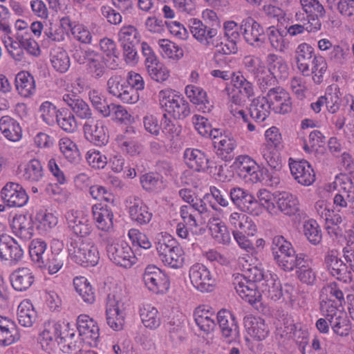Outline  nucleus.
<instances>
[{"mask_svg": "<svg viewBox=\"0 0 354 354\" xmlns=\"http://www.w3.org/2000/svg\"><path fill=\"white\" fill-rule=\"evenodd\" d=\"M69 322L64 321L45 322L44 328L40 333V342L46 349H51L57 339L59 344H63V351L70 353L79 348V343L76 339L75 329Z\"/></svg>", "mask_w": 354, "mask_h": 354, "instance_id": "obj_1", "label": "nucleus"}, {"mask_svg": "<svg viewBox=\"0 0 354 354\" xmlns=\"http://www.w3.org/2000/svg\"><path fill=\"white\" fill-rule=\"evenodd\" d=\"M154 244L158 257L165 266L173 269L183 266L184 251L170 234L164 232L158 234Z\"/></svg>", "mask_w": 354, "mask_h": 354, "instance_id": "obj_2", "label": "nucleus"}, {"mask_svg": "<svg viewBox=\"0 0 354 354\" xmlns=\"http://www.w3.org/2000/svg\"><path fill=\"white\" fill-rule=\"evenodd\" d=\"M100 239L113 263L124 268H130L136 263V257L131 247L124 241H119L114 234H100Z\"/></svg>", "mask_w": 354, "mask_h": 354, "instance_id": "obj_3", "label": "nucleus"}, {"mask_svg": "<svg viewBox=\"0 0 354 354\" xmlns=\"http://www.w3.org/2000/svg\"><path fill=\"white\" fill-rule=\"evenodd\" d=\"M68 254L73 261L84 267L95 266L100 259L95 243L90 239L82 237L71 241Z\"/></svg>", "mask_w": 354, "mask_h": 354, "instance_id": "obj_4", "label": "nucleus"}, {"mask_svg": "<svg viewBox=\"0 0 354 354\" xmlns=\"http://www.w3.org/2000/svg\"><path fill=\"white\" fill-rule=\"evenodd\" d=\"M264 136L266 142L261 145L260 153L271 168L278 170L281 167L279 150L282 147V135L277 127H271L265 131Z\"/></svg>", "mask_w": 354, "mask_h": 354, "instance_id": "obj_5", "label": "nucleus"}, {"mask_svg": "<svg viewBox=\"0 0 354 354\" xmlns=\"http://www.w3.org/2000/svg\"><path fill=\"white\" fill-rule=\"evenodd\" d=\"M73 57L75 62L80 64H86L88 73L95 79L102 77L106 71L108 62L105 57L100 53L91 49H76Z\"/></svg>", "mask_w": 354, "mask_h": 354, "instance_id": "obj_6", "label": "nucleus"}, {"mask_svg": "<svg viewBox=\"0 0 354 354\" xmlns=\"http://www.w3.org/2000/svg\"><path fill=\"white\" fill-rule=\"evenodd\" d=\"M158 98L160 107L175 118L183 119L190 114L189 103L171 88L160 91Z\"/></svg>", "mask_w": 354, "mask_h": 354, "instance_id": "obj_7", "label": "nucleus"}, {"mask_svg": "<svg viewBox=\"0 0 354 354\" xmlns=\"http://www.w3.org/2000/svg\"><path fill=\"white\" fill-rule=\"evenodd\" d=\"M233 167L238 176L245 182L257 183L263 179V169L248 155L238 156L233 162Z\"/></svg>", "mask_w": 354, "mask_h": 354, "instance_id": "obj_8", "label": "nucleus"}, {"mask_svg": "<svg viewBox=\"0 0 354 354\" xmlns=\"http://www.w3.org/2000/svg\"><path fill=\"white\" fill-rule=\"evenodd\" d=\"M108 93L127 104H135L140 98L138 92L127 84L120 75H115L109 77L106 83Z\"/></svg>", "mask_w": 354, "mask_h": 354, "instance_id": "obj_9", "label": "nucleus"}, {"mask_svg": "<svg viewBox=\"0 0 354 354\" xmlns=\"http://www.w3.org/2000/svg\"><path fill=\"white\" fill-rule=\"evenodd\" d=\"M125 302L118 295L109 294L106 306V322L114 330H120L124 324Z\"/></svg>", "mask_w": 354, "mask_h": 354, "instance_id": "obj_10", "label": "nucleus"}, {"mask_svg": "<svg viewBox=\"0 0 354 354\" xmlns=\"http://www.w3.org/2000/svg\"><path fill=\"white\" fill-rule=\"evenodd\" d=\"M266 72L264 73L263 89L273 85L277 78H286L288 75V66L284 59L276 54L270 53L266 57Z\"/></svg>", "mask_w": 354, "mask_h": 354, "instance_id": "obj_11", "label": "nucleus"}, {"mask_svg": "<svg viewBox=\"0 0 354 354\" xmlns=\"http://www.w3.org/2000/svg\"><path fill=\"white\" fill-rule=\"evenodd\" d=\"M142 280L147 289L156 294L164 293L170 285L167 276L155 266L146 267Z\"/></svg>", "mask_w": 354, "mask_h": 354, "instance_id": "obj_12", "label": "nucleus"}, {"mask_svg": "<svg viewBox=\"0 0 354 354\" xmlns=\"http://www.w3.org/2000/svg\"><path fill=\"white\" fill-rule=\"evenodd\" d=\"M189 277L193 286L200 292H208L214 289L215 280L209 270L201 263H195L189 270Z\"/></svg>", "mask_w": 354, "mask_h": 354, "instance_id": "obj_13", "label": "nucleus"}, {"mask_svg": "<svg viewBox=\"0 0 354 354\" xmlns=\"http://www.w3.org/2000/svg\"><path fill=\"white\" fill-rule=\"evenodd\" d=\"M321 312L342 308L345 303L344 293L336 283L326 284L321 290L320 295Z\"/></svg>", "mask_w": 354, "mask_h": 354, "instance_id": "obj_14", "label": "nucleus"}, {"mask_svg": "<svg viewBox=\"0 0 354 354\" xmlns=\"http://www.w3.org/2000/svg\"><path fill=\"white\" fill-rule=\"evenodd\" d=\"M77 328L79 335H76L74 339L79 343V337L91 346H95L100 337V329L95 320L87 315H80L77 319Z\"/></svg>", "mask_w": 354, "mask_h": 354, "instance_id": "obj_15", "label": "nucleus"}, {"mask_svg": "<svg viewBox=\"0 0 354 354\" xmlns=\"http://www.w3.org/2000/svg\"><path fill=\"white\" fill-rule=\"evenodd\" d=\"M65 218L68 228L75 234L80 236L89 235L92 231V225L88 214L82 210H68L65 214Z\"/></svg>", "mask_w": 354, "mask_h": 354, "instance_id": "obj_16", "label": "nucleus"}, {"mask_svg": "<svg viewBox=\"0 0 354 354\" xmlns=\"http://www.w3.org/2000/svg\"><path fill=\"white\" fill-rule=\"evenodd\" d=\"M83 129L86 138L95 145L102 146L108 142V129L104 120L91 118L84 123Z\"/></svg>", "mask_w": 354, "mask_h": 354, "instance_id": "obj_17", "label": "nucleus"}, {"mask_svg": "<svg viewBox=\"0 0 354 354\" xmlns=\"http://www.w3.org/2000/svg\"><path fill=\"white\" fill-rule=\"evenodd\" d=\"M1 198L10 207H21L28 201V196L24 187L17 183H7L1 191Z\"/></svg>", "mask_w": 354, "mask_h": 354, "instance_id": "obj_18", "label": "nucleus"}, {"mask_svg": "<svg viewBox=\"0 0 354 354\" xmlns=\"http://www.w3.org/2000/svg\"><path fill=\"white\" fill-rule=\"evenodd\" d=\"M24 256V250L13 238L8 235L0 236V259L16 265Z\"/></svg>", "mask_w": 354, "mask_h": 354, "instance_id": "obj_19", "label": "nucleus"}, {"mask_svg": "<svg viewBox=\"0 0 354 354\" xmlns=\"http://www.w3.org/2000/svg\"><path fill=\"white\" fill-rule=\"evenodd\" d=\"M127 207L130 218L138 225L148 224L153 216L147 204L138 196H130L127 200Z\"/></svg>", "mask_w": 354, "mask_h": 354, "instance_id": "obj_20", "label": "nucleus"}, {"mask_svg": "<svg viewBox=\"0 0 354 354\" xmlns=\"http://www.w3.org/2000/svg\"><path fill=\"white\" fill-rule=\"evenodd\" d=\"M288 162L291 175L299 184L309 186L315 182V174L308 161L290 158Z\"/></svg>", "mask_w": 354, "mask_h": 354, "instance_id": "obj_21", "label": "nucleus"}, {"mask_svg": "<svg viewBox=\"0 0 354 354\" xmlns=\"http://www.w3.org/2000/svg\"><path fill=\"white\" fill-rule=\"evenodd\" d=\"M322 313L328 321L335 335L341 337L348 335L351 327L347 314L343 308L322 312Z\"/></svg>", "mask_w": 354, "mask_h": 354, "instance_id": "obj_22", "label": "nucleus"}, {"mask_svg": "<svg viewBox=\"0 0 354 354\" xmlns=\"http://www.w3.org/2000/svg\"><path fill=\"white\" fill-rule=\"evenodd\" d=\"M233 284L238 295L245 301L253 304L259 301L261 295L257 290L259 286L248 281L240 274L234 275Z\"/></svg>", "mask_w": 354, "mask_h": 354, "instance_id": "obj_23", "label": "nucleus"}, {"mask_svg": "<svg viewBox=\"0 0 354 354\" xmlns=\"http://www.w3.org/2000/svg\"><path fill=\"white\" fill-rule=\"evenodd\" d=\"M266 97L273 111L276 113L286 114L292 109L290 95L281 87L272 88L267 93Z\"/></svg>", "mask_w": 354, "mask_h": 354, "instance_id": "obj_24", "label": "nucleus"}, {"mask_svg": "<svg viewBox=\"0 0 354 354\" xmlns=\"http://www.w3.org/2000/svg\"><path fill=\"white\" fill-rule=\"evenodd\" d=\"M325 264L331 275L347 283L351 281V273L347 271V266L341 259L338 257L336 250H329L325 256Z\"/></svg>", "mask_w": 354, "mask_h": 354, "instance_id": "obj_25", "label": "nucleus"}, {"mask_svg": "<svg viewBox=\"0 0 354 354\" xmlns=\"http://www.w3.org/2000/svg\"><path fill=\"white\" fill-rule=\"evenodd\" d=\"M92 213L96 227L104 232L102 234H113V213L110 207L95 204L92 207Z\"/></svg>", "mask_w": 354, "mask_h": 354, "instance_id": "obj_26", "label": "nucleus"}, {"mask_svg": "<svg viewBox=\"0 0 354 354\" xmlns=\"http://www.w3.org/2000/svg\"><path fill=\"white\" fill-rule=\"evenodd\" d=\"M189 28L192 36L201 44L214 45V38L218 33L216 28L208 27L198 19H191Z\"/></svg>", "mask_w": 354, "mask_h": 354, "instance_id": "obj_27", "label": "nucleus"}, {"mask_svg": "<svg viewBox=\"0 0 354 354\" xmlns=\"http://www.w3.org/2000/svg\"><path fill=\"white\" fill-rule=\"evenodd\" d=\"M245 40L250 45L259 46L263 41V28L253 18L243 19L240 27Z\"/></svg>", "mask_w": 354, "mask_h": 354, "instance_id": "obj_28", "label": "nucleus"}, {"mask_svg": "<svg viewBox=\"0 0 354 354\" xmlns=\"http://www.w3.org/2000/svg\"><path fill=\"white\" fill-rule=\"evenodd\" d=\"M35 274L28 267H21L14 270L10 276L12 287L18 292L28 290L35 282Z\"/></svg>", "mask_w": 354, "mask_h": 354, "instance_id": "obj_29", "label": "nucleus"}, {"mask_svg": "<svg viewBox=\"0 0 354 354\" xmlns=\"http://www.w3.org/2000/svg\"><path fill=\"white\" fill-rule=\"evenodd\" d=\"M67 91H71L72 93H67L64 94L62 97L63 101L71 107L77 116L81 119L91 120L92 111L88 104L77 95L81 91L77 90L76 92H74L70 91L69 88H68Z\"/></svg>", "mask_w": 354, "mask_h": 354, "instance_id": "obj_30", "label": "nucleus"}, {"mask_svg": "<svg viewBox=\"0 0 354 354\" xmlns=\"http://www.w3.org/2000/svg\"><path fill=\"white\" fill-rule=\"evenodd\" d=\"M13 233L22 240H29L34 234L32 218L26 214L15 215L11 222Z\"/></svg>", "mask_w": 354, "mask_h": 354, "instance_id": "obj_31", "label": "nucleus"}, {"mask_svg": "<svg viewBox=\"0 0 354 354\" xmlns=\"http://www.w3.org/2000/svg\"><path fill=\"white\" fill-rule=\"evenodd\" d=\"M275 203L278 209L286 216H294L300 212L299 198L290 192H280L275 196Z\"/></svg>", "mask_w": 354, "mask_h": 354, "instance_id": "obj_32", "label": "nucleus"}, {"mask_svg": "<svg viewBox=\"0 0 354 354\" xmlns=\"http://www.w3.org/2000/svg\"><path fill=\"white\" fill-rule=\"evenodd\" d=\"M194 316L196 325L201 330L209 333L215 328V312L210 306H199L195 309Z\"/></svg>", "mask_w": 354, "mask_h": 354, "instance_id": "obj_33", "label": "nucleus"}, {"mask_svg": "<svg viewBox=\"0 0 354 354\" xmlns=\"http://www.w3.org/2000/svg\"><path fill=\"white\" fill-rule=\"evenodd\" d=\"M20 339L17 326L11 319L0 316V344L7 346Z\"/></svg>", "mask_w": 354, "mask_h": 354, "instance_id": "obj_34", "label": "nucleus"}, {"mask_svg": "<svg viewBox=\"0 0 354 354\" xmlns=\"http://www.w3.org/2000/svg\"><path fill=\"white\" fill-rule=\"evenodd\" d=\"M314 56V48L310 44L304 42L297 46L295 59L298 70L304 75L310 74V64Z\"/></svg>", "mask_w": 354, "mask_h": 354, "instance_id": "obj_35", "label": "nucleus"}, {"mask_svg": "<svg viewBox=\"0 0 354 354\" xmlns=\"http://www.w3.org/2000/svg\"><path fill=\"white\" fill-rule=\"evenodd\" d=\"M135 133L133 127H128L125 132L118 135L115 139L120 149L131 156L140 155L142 151V146L131 136Z\"/></svg>", "mask_w": 354, "mask_h": 354, "instance_id": "obj_36", "label": "nucleus"}, {"mask_svg": "<svg viewBox=\"0 0 354 354\" xmlns=\"http://www.w3.org/2000/svg\"><path fill=\"white\" fill-rule=\"evenodd\" d=\"M218 324L223 335L231 339H236L239 335V328L234 315L227 310H221L216 316Z\"/></svg>", "mask_w": 354, "mask_h": 354, "instance_id": "obj_37", "label": "nucleus"}, {"mask_svg": "<svg viewBox=\"0 0 354 354\" xmlns=\"http://www.w3.org/2000/svg\"><path fill=\"white\" fill-rule=\"evenodd\" d=\"M187 97L190 101L198 106L199 111L203 113H209L212 108V104L209 101L207 93L201 87L189 84L185 89Z\"/></svg>", "mask_w": 354, "mask_h": 354, "instance_id": "obj_38", "label": "nucleus"}, {"mask_svg": "<svg viewBox=\"0 0 354 354\" xmlns=\"http://www.w3.org/2000/svg\"><path fill=\"white\" fill-rule=\"evenodd\" d=\"M184 159L189 167L197 171H204L210 167L207 155L197 149H186L184 152Z\"/></svg>", "mask_w": 354, "mask_h": 354, "instance_id": "obj_39", "label": "nucleus"}, {"mask_svg": "<svg viewBox=\"0 0 354 354\" xmlns=\"http://www.w3.org/2000/svg\"><path fill=\"white\" fill-rule=\"evenodd\" d=\"M0 131L10 142H18L22 138V129L19 123L8 115L0 118Z\"/></svg>", "mask_w": 354, "mask_h": 354, "instance_id": "obj_40", "label": "nucleus"}, {"mask_svg": "<svg viewBox=\"0 0 354 354\" xmlns=\"http://www.w3.org/2000/svg\"><path fill=\"white\" fill-rule=\"evenodd\" d=\"M229 223L233 231L244 232L248 236H254L257 231L254 222L245 214L233 212L230 215Z\"/></svg>", "mask_w": 354, "mask_h": 354, "instance_id": "obj_41", "label": "nucleus"}, {"mask_svg": "<svg viewBox=\"0 0 354 354\" xmlns=\"http://www.w3.org/2000/svg\"><path fill=\"white\" fill-rule=\"evenodd\" d=\"M244 324L248 334L257 341L266 339L269 333L268 326L261 317H247L244 319Z\"/></svg>", "mask_w": 354, "mask_h": 354, "instance_id": "obj_42", "label": "nucleus"}, {"mask_svg": "<svg viewBox=\"0 0 354 354\" xmlns=\"http://www.w3.org/2000/svg\"><path fill=\"white\" fill-rule=\"evenodd\" d=\"M259 288L268 297L277 300L282 296V288L280 281L274 274L267 272L266 278L259 285Z\"/></svg>", "mask_w": 354, "mask_h": 354, "instance_id": "obj_43", "label": "nucleus"}, {"mask_svg": "<svg viewBox=\"0 0 354 354\" xmlns=\"http://www.w3.org/2000/svg\"><path fill=\"white\" fill-rule=\"evenodd\" d=\"M15 86L18 93L28 97L35 92V82L34 77L28 72L21 71L15 77Z\"/></svg>", "mask_w": 354, "mask_h": 354, "instance_id": "obj_44", "label": "nucleus"}, {"mask_svg": "<svg viewBox=\"0 0 354 354\" xmlns=\"http://www.w3.org/2000/svg\"><path fill=\"white\" fill-rule=\"evenodd\" d=\"M271 109L266 96H259L250 104V117L257 122H263L269 116Z\"/></svg>", "mask_w": 354, "mask_h": 354, "instance_id": "obj_45", "label": "nucleus"}, {"mask_svg": "<svg viewBox=\"0 0 354 354\" xmlns=\"http://www.w3.org/2000/svg\"><path fill=\"white\" fill-rule=\"evenodd\" d=\"M140 316L144 326L151 330L158 328L161 317L156 308L151 304H143L140 308Z\"/></svg>", "mask_w": 354, "mask_h": 354, "instance_id": "obj_46", "label": "nucleus"}, {"mask_svg": "<svg viewBox=\"0 0 354 354\" xmlns=\"http://www.w3.org/2000/svg\"><path fill=\"white\" fill-rule=\"evenodd\" d=\"M208 225L211 234L216 241L222 244L230 243V234L224 223L218 218H211Z\"/></svg>", "mask_w": 354, "mask_h": 354, "instance_id": "obj_47", "label": "nucleus"}, {"mask_svg": "<svg viewBox=\"0 0 354 354\" xmlns=\"http://www.w3.org/2000/svg\"><path fill=\"white\" fill-rule=\"evenodd\" d=\"M272 250L275 261L297 254L291 243L282 236H275L273 238Z\"/></svg>", "mask_w": 354, "mask_h": 354, "instance_id": "obj_48", "label": "nucleus"}, {"mask_svg": "<svg viewBox=\"0 0 354 354\" xmlns=\"http://www.w3.org/2000/svg\"><path fill=\"white\" fill-rule=\"evenodd\" d=\"M157 45L159 53L164 58L179 60L184 55L183 49L169 39H160L157 41Z\"/></svg>", "mask_w": 354, "mask_h": 354, "instance_id": "obj_49", "label": "nucleus"}, {"mask_svg": "<svg viewBox=\"0 0 354 354\" xmlns=\"http://www.w3.org/2000/svg\"><path fill=\"white\" fill-rule=\"evenodd\" d=\"M243 64L247 71L257 79L261 88H263V78L266 68L263 62L259 57L247 56L243 59Z\"/></svg>", "mask_w": 354, "mask_h": 354, "instance_id": "obj_50", "label": "nucleus"}, {"mask_svg": "<svg viewBox=\"0 0 354 354\" xmlns=\"http://www.w3.org/2000/svg\"><path fill=\"white\" fill-rule=\"evenodd\" d=\"M99 46L100 50L107 57L106 62L109 67L111 69H115L118 66L117 63L118 52L115 42L110 38L104 37L100 39Z\"/></svg>", "mask_w": 354, "mask_h": 354, "instance_id": "obj_51", "label": "nucleus"}, {"mask_svg": "<svg viewBox=\"0 0 354 354\" xmlns=\"http://www.w3.org/2000/svg\"><path fill=\"white\" fill-rule=\"evenodd\" d=\"M36 312L32 303L28 300H23L17 309V318L19 323L25 327H30L36 319Z\"/></svg>", "mask_w": 354, "mask_h": 354, "instance_id": "obj_52", "label": "nucleus"}, {"mask_svg": "<svg viewBox=\"0 0 354 354\" xmlns=\"http://www.w3.org/2000/svg\"><path fill=\"white\" fill-rule=\"evenodd\" d=\"M65 255L62 252H51L46 259H44L37 268L46 270L48 274L57 273L64 266Z\"/></svg>", "mask_w": 354, "mask_h": 354, "instance_id": "obj_53", "label": "nucleus"}, {"mask_svg": "<svg viewBox=\"0 0 354 354\" xmlns=\"http://www.w3.org/2000/svg\"><path fill=\"white\" fill-rule=\"evenodd\" d=\"M76 292L87 304H93L95 300V292L89 281L84 277H77L73 279Z\"/></svg>", "mask_w": 354, "mask_h": 354, "instance_id": "obj_54", "label": "nucleus"}, {"mask_svg": "<svg viewBox=\"0 0 354 354\" xmlns=\"http://www.w3.org/2000/svg\"><path fill=\"white\" fill-rule=\"evenodd\" d=\"M50 62L53 67L59 73L66 72L71 66L67 52L61 48L53 49L50 53Z\"/></svg>", "mask_w": 354, "mask_h": 354, "instance_id": "obj_55", "label": "nucleus"}, {"mask_svg": "<svg viewBox=\"0 0 354 354\" xmlns=\"http://www.w3.org/2000/svg\"><path fill=\"white\" fill-rule=\"evenodd\" d=\"M44 178V172L39 160H31L26 166L23 178L30 183L41 182Z\"/></svg>", "mask_w": 354, "mask_h": 354, "instance_id": "obj_56", "label": "nucleus"}, {"mask_svg": "<svg viewBox=\"0 0 354 354\" xmlns=\"http://www.w3.org/2000/svg\"><path fill=\"white\" fill-rule=\"evenodd\" d=\"M323 97L328 112L333 114L339 111L341 105V93L337 85L328 86Z\"/></svg>", "mask_w": 354, "mask_h": 354, "instance_id": "obj_57", "label": "nucleus"}, {"mask_svg": "<svg viewBox=\"0 0 354 354\" xmlns=\"http://www.w3.org/2000/svg\"><path fill=\"white\" fill-rule=\"evenodd\" d=\"M59 147L61 153L71 163L80 160V151L77 145L69 138L64 137L59 140Z\"/></svg>", "mask_w": 354, "mask_h": 354, "instance_id": "obj_58", "label": "nucleus"}, {"mask_svg": "<svg viewBox=\"0 0 354 354\" xmlns=\"http://www.w3.org/2000/svg\"><path fill=\"white\" fill-rule=\"evenodd\" d=\"M268 37L271 47L276 51L284 53L290 47V41L285 38L283 32L274 27L269 28Z\"/></svg>", "mask_w": 354, "mask_h": 354, "instance_id": "obj_59", "label": "nucleus"}, {"mask_svg": "<svg viewBox=\"0 0 354 354\" xmlns=\"http://www.w3.org/2000/svg\"><path fill=\"white\" fill-rule=\"evenodd\" d=\"M180 213L183 220V223L189 227L192 234H196V228L198 226L197 216L201 214L198 213V208L190 205H183L180 207Z\"/></svg>", "mask_w": 354, "mask_h": 354, "instance_id": "obj_60", "label": "nucleus"}, {"mask_svg": "<svg viewBox=\"0 0 354 354\" xmlns=\"http://www.w3.org/2000/svg\"><path fill=\"white\" fill-rule=\"evenodd\" d=\"M17 39L21 43L22 50H26L29 55L38 57L41 54V50L38 43L31 37L30 32H17Z\"/></svg>", "mask_w": 354, "mask_h": 354, "instance_id": "obj_61", "label": "nucleus"}, {"mask_svg": "<svg viewBox=\"0 0 354 354\" xmlns=\"http://www.w3.org/2000/svg\"><path fill=\"white\" fill-rule=\"evenodd\" d=\"M214 146L217 150V154L223 158L233 152L236 147V142L234 138L221 135L218 140L214 141Z\"/></svg>", "mask_w": 354, "mask_h": 354, "instance_id": "obj_62", "label": "nucleus"}, {"mask_svg": "<svg viewBox=\"0 0 354 354\" xmlns=\"http://www.w3.org/2000/svg\"><path fill=\"white\" fill-rule=\"evenodd\" d=\"M297 275L300 281L308 285H313L317 279L310 262L306 258L297 268Z\"/></svg>", "mask_w": 354, "mask_h": 354, "instance_id": "obj_63", "label": "nucleus"}, {"mask_svg": "<svg viewBox=\"0 0 354 354\" xmlns=\"http://www.w3.org/2000/svg\"><path fill=\"white\" fill-rule=\"evenodd\" d=\"M334 184L339 186L338 194L342 195L348 204H353L354 203V186L351 180L345 176L337 177Z\"/></svg>", "mask_w": 354, "mask_h": 354, "instance_id": "obj_64", "label": "nucleus"}]
</instances>
